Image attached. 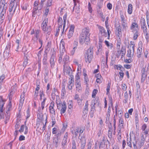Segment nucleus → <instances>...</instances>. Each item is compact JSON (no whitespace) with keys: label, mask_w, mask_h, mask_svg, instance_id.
<instances>
[{"label":"nucleus","mask_w":149,"mask_h":149,"mask_svg":"<svg viewBox=\"0 0 149 149\" xmlns=\"http://www.w3.org/2000/svg\"><path fill=\"white\" fill-rule=\"evenodd\" d=\"M85 36L82 35L81 33L79 38V42L81 44H83L85 42H88L90 40H86L87 38H86Z\"/></svg>","instance_id":"nucleus-10"},{"label":"nucleus","mask_w":149,"mask_h":149,"mask_svg":"<svg viewBox=\"0 0 149 149\" xmlns=\"http://www.w3.org/2000/svg\"><path fill=\"white\" fill-rule=\"evenodd\" d=\"M72 149H76V143L74 141H72Z\"/></svg>","instance_id":"nucleus-57"},{"label":"nucleus","mask_w":149,"mask_h":149,"mask_svg":"<svg viewBox=\"0 0 149 149\" xmlns=\"http://www.w3.org/2000/svg\"><path fill=\"white\" fill-rule=\"evenodd\" d=\"M124 100L123 102L124 103H126L127 102L128 99V95L127 91L125 92L124 93Z\"/></svg>","instance_id":"nucleus-21"},{"label":"nucleus","mask_w":149,"mask_h":149,"mask_svg":"<svg viewBox=\"0 0 149 149\" xmlns=\"http://www.w3.org/2000/svg\"><path fill=\"white\" fill-rule=\"evenodd\" d=\"M79 128H77L75 130V133H74V135H75V138L77 137V136H78V134L79 133Z\"/></svg>","instance_id":"nucleus-53"},{"label":"nucleus","mask_w":149,"mask_h":149,"mask_svg":"<svg viewBox=\"0 0 149 149\" xmlns=\"http://www.w3.org/2000/svg\"><path fill=\"white\" fill-rule=\"evenodd\" d=\"M99 29L100 32L102 34H103V32H104V31H105V30L102 27L100 26L99 27Z\"/></svg>","instance_id":"nucleus-51"},{"label":"nucleus","mask_w":149,"mask_h":149,"mask_svg":"<svg viewBox=\"0 0 149 149\" xmlns=\"http://www.w3.org/2000/svg\"><path fill=\"white\" fill-rule=\"evenodd\" d=\"M105 45L108 47L109 49H111L113 47V45L111 43H109V42L107 40L105 41Z\"/></svg>","instance_id":"nucleus-32"},{"label":"nucleus","mask_w":149,"mask_h":149,"mask_svg":"<svg viewBox=\"0 0 149 149\" xmlns=\"http://www.w3.org/2000/svg\"><path fill=\"white\" fill-rule=\"evenodd\" d=\"M91 111H95V107L96 106H94V105H91Z\"/></svg>","instance_id":"nucleus-59"},{"label":"nucleus","mask_w":149,"mask_h":149,"mask_svg":"<svg viewBox=\"0 0 149 149\" xmlns=\"http://www.w3.org/2000/svg\"><path fill=\"white\" fill-rule=\"evenodd\" d=\"M119 74L120 75V80H121L122 79L124 75V73L123 72H120Z\"/></svg>","instance_id":"nucleus-52"},{"label":"nucleus","mask_w":149,"mask_h":149,"mask_svg":"<svg viewBox=\"0 0 149 149\" xmlns=\"http://www.w3.org/2000/svg\"><path fill=\"white\" fill-rule=\"evenodd\" d=\"M12 15L11 14L8 15V20L10 22L12 19Z\"/></svg>","instance_id":"nucleus-58"},{"label":"nucleus","mask_w":149,"mask_h":149,"mask_svg":"<svg viewBox=\"0 0 149 149\" xmlns=\"http://www.w3.org/2000/svg\"><path fill=\"white\" fill-rule=\"evenodd\" d=\"M24 61L23 64V66H26L27 64L28 63V58L27 56V55H24Z\"/></svg>","instance_id":"nucleus-34"},{"label":"nucleus","mask_w":149,"mask_h":149,"mask_svg":"<svg viewBox=\"0 0 149 149\" xmlns=\"http://www.w3.org/2000/svg\"><path fill=\"white\" fill-rule=\"evenodd\" d=\"M98 92V91L97 89H94L93 92V93L92 94V97L93 98H94L96 95L97 93Z\"/></svg>","instance_id":"nucleus-42"},{"label":"nucleus","mask_w":149,"mask_h":149,"mask_svg":"<svg viewBox=\"0 0 149 149\" xmlns=\"http://www.w3.org/2000/svg\"><path fill=\"white\" fill-rule=\"evenodd\" d=\"M92 144L90 142H89L88 143V144L87 146V149H91V148Z\"/></svg>","instance_id":"nucleus-64"},{"label":"nucleus","mask_w":149,"mask_h":149,"mask_svg":"<svg viewBox=\"0 0 149 149\" xmlns=\"http://www.w3.org/2000/svg\"><path fill=\"white\" fill-rule=\"evenodd\" d=\"M99 74H98V77H97V78L96 79V81L97 83H100L101 82V79H102L101 76L100 75L99 76Z\"/></svg>","instance_id":"nucleus-44"},{"label":"nucleus","mask_w":149,"mask_h":149,"mask_svg":"<svg viewBox=\"0 0 149 149\" xmlns=\"http://www.w3.org/2000/svg\"><path fill=\"white\" fill-rule=\"evenodd\" d=\"M122 88L123 91H126L127 89V86L125 84H123L122 85Z\"/></svg>","instance_id":"nucleus-61"},{"label":"nucleus","mask_w":149,"mask_h":149,"mask_svg":"<svg viewBox=\"0 0 149 149\" xmlns=\"http://www.w3.org/2000/svg\"><path fill=\"white\" fill-rule=\"evenodd\" d=\"M54 102H52L50 103V105L49 107V111L50 113L54 115H55V110L54 109Z\"/></svg>","instance_id":"nucleus-13"},{"label":"nucleus","mask_w":149,"mask_h":149,"mask_svg":"<svg viewBox=\"0 0 149 149\" xmlns=\"http://www.w3.org/2000/svg\"><path fill=\"white\" fill-rule=\"evenodd\" d=\"M10 118V114L9 113H8L6 115V120L5 121V123L6 124L7 121Z\"/></svg>","instance_id":"nucleus-40"},{"label":"nucleus","mask_w":149,"mask_h":149,"mask_svg":"<svg viewBox=\"0 0 149 149\" xmlns=\"http://www.w3.org/2000/svg\"><path fill=\"white\" fill-rule=\"evenodd\" d=\"M40 30H36L35 32V36L37 40L38 39L39 37V34L40 33Z\"/></svg>","instance_id":"nucleus-36"},{"label":"nucleus","mask_w":149,"mask_h":149,"mask_svg":"<svg viewBox=\"0 0 149 149\" xmlns=\"http://www.w3.org/2000/svg\"><path fill=\"white\" fill-rule=\"evenodd\" d=\"M88 8L89 11L90 13H91L92 12V9L91 6V5L90 2L88 3Z\"/></svg>","instance_id":"nucleus-48"},{"label":"nucleus","mask_w":149,"mask_h":149,"mask_svg":"<svg viewBox=\"0 0 149 149\" xmlns=\"http://www.w3.org/2000/svg\"><path fill=\"white\" fill-rule=\"evenodd\" d=\"M141 82H143L147 77V74L146 71V69L145 68H143L141 71Z\"/></svg>","instance_id":"nucleus-6"},{"label":"nucleus","mask_w":149,"mask_h":149,"mask_svg":"<svg viewBox=\"0 0 149 149\" xmlns=\"http://www.w3.org/2000/svg\"><path fill=\"white\" fill-rule=\"evenodd\" d=\"M63 72L65 73L66 72L70 76V78L74 77L73 75L72 74V71L71 68L68 66L63 65Z\"/></svg>","instance_id":"nucleus-2"},{"label":"nucleus","mask_w":149,"mask_h":149,"mask_svg":"<svg viewBox=\"0 0 149 149\" xmlns=\"http://www.w3.org/2000/svg\"><path fill=\"white\" fill-rule=\"evenodd\" d=\"M146 140V137L144 138V137L143 135H142L141 136V141L140 143V144H139V146L141 147L142 146Z\"/></svg>","instance_id":"nucleus-20"},{"label":"nucleus","mask_w":149,"mask_h":149,"mask_svg":"<svg viewBox=\"0 0 149 149\" xmlns=\"http://www.w3.org/2000/svg\"><path fill=\"white\" fill-rule=\"evenodd\" d=\"M14 2L12 1V3H10V5L9 9V11L10 12H11L13 10H14L13 11L15 12L16 8L17 6V4L16 5V6H14Z\"/></svg>","instance_id":"nucleus-19"},{"label":"nucleus","mask_w":149,"mask_h":149,"mask_svg":"<svg viewBox=\"0 0 149 149\" xmlns=\"http://www.w3.org/2000/svg\"><path fill=\"white\" fill-rule=\"evenodd\" d=\"M121 134L120 132V130H119V132H118V139L119 141H120L121 139Z\"/></svg>","instance_id":"nucleus-47"},{"label":"nucleus","mask_w":149,"mask_h":149,"mask_svg":"<svg viewBox=\"0 0 149 149\" xmlns=\"http://www.w3.org/2000/svg\"><path fill=\"white\" fill-rule=\"evenodd\" d=\"M144 34L145 35V38L147 40H148L149 37L148 35H149V31H146L145 30V31L143 32Z\"/></svg>","instance_id":"nucleus-37"},{"label":"nucleus","mask_w":149,"mask_h":149,"mask_svg":"<svg viewBox=\"0 0 149 149\" xmlns=\"http://www.w3.org/2000/svg\"><path fill=\"white\" fill-rule=\"evenodd\" d=\"M91 105H94V106H99V103L97 100L96 99H93L91 102Z\"/></svg>","instance_id":"nucleus-23"},{"label":"nucleus","mask_w":149,"mask_h":149,"mask_svg":"<svg viewBox=\"0 0 149 149\" xmlns=\"http://www.w3.org/2000/svg\"><path fill=\"white\" fill-rule=\"evenodd\" d=\"M18 122H17V123H16L15 125V132L14 133V136H15V138L14 140L16 139V137L17 135L18 134V131L17 130V129L18 128V126L19 125V124H18Z\"/></svg>","instance_id":"nucleus-29"},{"label":"nucleus","mask_w":149,"mask_h":149,"mask_svg":"<svg viewBox=\"0 0 149 149\" xmlns=\"http://www.w3.org/2000/svg\"><path fill=\"white\" fill-rule=\"evenodd\" d=\"M132 11V6L131 4H130L128 6V12L129 14H131Z\"/></svg>","instance_id":"nucleus-33"},{"label":"nucleus","mask_w":149,"mask_h":149,"mask_svg":"<svg viewBox=\"0 0 149 149\" xmlns=\"http://www.w3.org/2000/svg\"><path fill=\"white\" fill-rule=\"evenodd\" d=\"M51 31V26H49L47 27L46 29V31H45V32L47 33V34L48 35H49L50 34V32Z\"/></svg>","instance_id":"nucleus-45"},{"label":"nucleus","mask_w":149,"mask_h":149,"mask_svg":"<svg viewBox=\"0 0 149 149\" xmlns=\"http://www.w3.org/2000/svg\"><path fill=\"white\" fill-rule=\"evenodd\" d=\"M48 22V19L47 18L45 19L43 22H42V25L47 26Z\"/></svg>","instance_id":"nucleus-46"},{"label":"nucleus","mask_w":149,"mask_h":149,"mask_svg":"<svg viewBox=\"0 0 149 149\" xmlns=\"http://www.w3.org/2000/svg\"><path fill=\"white\" fill-rule=\"evenodd\" d=\"M11 47L10 44L8 43L7 44V46L5 48V49L3 53V56H7L9 54V51Z\"/></svg>","instance_id":"nucleus-7"},{"label":"nucleus","mask_w":149,"mask_h":149,"mask_svg":"<svg viewBox=\"0 0 149 149\" xmlns=\"http://www.w3.org/2000/svg\"><path fill=\"white\" fill-rule=\"evenodd\" d=\"M107 8L109 10H111L112 8V5L110 3H109L107 4Z\"/></svg>","instance_id":"nucleus-63"},{"label":"nucleus","mask_w":149,"mask_h":149,"mask_svg":"<svg viewBox=\"0 0 149 149\" xmlns=\"http://www.w3.org/2000/svg\"><path fill=\"white\" fill-rule=\"evenodd\" d=\"M73 32L71 31H69L68 33V37L69 39H70L73 36Z\"/></svg>","instance_id":"nucleus-41"},{"label":"nucleus","mask_w":149,"mask_h":149,"mask_svg":"<svg viewBox=\"0 0 149 149\" xmlns=\"http://www.w3.org/2000/svg\"><path fill=\"white\" fill-rule=\"evenodd\" d=\"M52 0H48L47 3V6H50L52 5Z\"/></svg>","instance_id":"nucleus-55"},{"label":"nucleus","mask_w":149,"mask_h":149,"mask_svg":"<svg viewBox=\"0 0 149 149\" xmlns=\"http://www.w3.org/2000/svg\"><path fill=\"white\" fill-rule=\"evenodd\" d=\"M138 30H137L136 29V30H133L132 31V32L134 33V36L133 37L134 40H136L138 36Z\"/></svg>","instance_id":"nucleus-24"},{"label":"nucleus","mask_w":149,"mask_h":149,"mask_svg":"<svg viewBox=\"0 0 149 149\" xmlns=\"http://www.w3.org/2000/svg\"><path fill=\"white\" fill-rule=\"evenodd\" d=\"M136 27V29L138 30L139 29L138 28V24L136 22L132 23L131 24V26L130 27V29L131 30L133 29L134 28Z\"/></svg>","instance_id":"nucleus-27"},{"label":"nucleus","mask_w":149,"mask_h":149,"mask_svg":"<svg viewBox=\"0 0 149 149\" xmlns=\"http://www.w3.org/2000/svg\"><path fill=\"white\" fill-rule=\"evenodd\" d=\"M47 53L44 54V57L43 60V63L44 65H46L47 63Z\"/></svg>","instance_id":"nucleus-28"},{"label":"nucleus","mask_w":149,"mask_h":149,"mask_svg":"<svg viewBox=\"0 0 149 149\" xmlns=\"http://www.w3.org/2000/svg\"><path fill=\"white\" fill-rule=\"evenodd\" d=\"M93 54V48L90 47L88 50L87 56H85L86 62H88L89 63H91L92 60Z\"/></svg>","instance_id":"nucleus-1"},{"label":"nucleus","mask_w":149,"mask_h":149,"mask_svg":"<svg viewBox=\"0 0 149 149\" xmlns=\"http://www.w3.org/2000/svg\"><path fill=\"white\" fill-rule=\"evenodd\" d=\"M65 43L63 42V40L62 39L60 45V51H62V52H65V51L64 47Z\"/></svg>","instance_id":"nucleus-18"},{"label":"nucleus","mask_w":149,"mask_h":149,"mask_svg":"<svg viewBox=\"0 0 149 149\" xmlns=\"http://www.w3.org/2000/svg\"><path fill=\"white\" fill-rule=\"evenodd\" d=\"M24 93L25 92L23 91L22 95L20 96V104H19V108H20V107H22V106L23 105V104L24 103Z\"/></svg>","instance_id":"nucleus-17"},{"label":"nucleus","mask_w":149,"mask_h":149,"mask_svg":"<svg viewBox=\"0 0 149 149\" xmlns=\"http://www.w3.org/2000/svg\"><path fill=\"white\" fill-rule=\"evenodd\" d=\"M132 50L130 49H129L127 51V56L128 57H132L134 55V52L132 51Z\"/></svg>","instance_id":"nucleus-26"},{"label":"nucleus","mask_w":149,"mask_h":149,"mask_svg":"<svg viewBox=\"0 0 149 149\" xmlns=\"http://www.w3.org/2000/svg\"><path fill=\"white\" fill-rule=\"evenodd\" d=\"M88 101H86V102L85 103V104L84 107V109L83 110V113H86L87 112V111L88 110Z\"/></svg>","instance_id":"nucleus-30"},{"label":"nucleus","mask_w":149,"mask_h":149,"mask_svg":"<svg viewBox=\"0 0 149 149\" xmlns=\"http://www.w3.org/2000/svg\"><path fill=\"white\" fill-rule=\"evenodd\" d=\"M139 45H140L141 47H139L137 50V54L138 58H140L141 56V52L142 51V42L140 41L139 42Z\"/></svg>","instance_id":"nucleus-9"},{"label":"nucleus","mask_w":149,"mask_h":149,"mask_svg":"<svg viewBox=\"0 0 149 149\" xmlns=\"http://www.w3.org/2000/svg\"><path fill=\"white\" fill-rule=\"evenodd\" d=\"M59 102L58 101L57 102H56V103L57 104V108L58 109H59L61 108V104H62V103H61L60 101H59V102Z\"/></svg>","instance_id":"nucleus-60"},{"label":"nucleus","mask_w":149,"mask_h":149,"mask_svg":"<svg viewBox=\"0 0 149 149\" xmlns=\"http://www.w3.org/2000/svg\"><path fill=\"white\" fill-rule=\"evenodd\" d=\"M58 138H55L53 139V142L56 147H57V144L58 143Z\"/></svg>","instance_id":"nucleus-39"},{"label":"nucleus","mask_w":149,"mask_h":149,"mask_svg":"<svg viewBox=\"0 0 149 149\" xmlns=\"http://www.w3.org/2000/svg\"><path fill=\"white\" fill-rule=\"evenodd\" d=\"M61 109L60 110V113L62 114L65 112L67 109V106L65 101H63L62 104H61Z\"/></svg>","instance_id":"nucleus-11"},{"label":"nucleus","mask_w":149,"mask_h":149,"mask_svg":"<svg viewBox=\"0 0 149 149\" xmlns=\"http://www.w3.org/2000/svg\"><path fill=\"white\" fill-rule=\"evenodd\" d=\"M74 26L73 25H71L70 26V29L69 30V31H72L73 32H74Z\"/></svg>","instance_id":"nucleus-56"},{"label":"nucleus","mask_w":149,"mask_h":149,"mask_svg":"<svg viewBox=\"0 0 149 149\" xmlns=\"http://www.w3.org/2000/svg\"><path fill=\"white\" fill-rule=\"evenodd\" d=\"M5 3H7L5 2V0H1L0 2V9H1V8L2 7V5H4Z\"/></svg>","instance_id":"nucleus-43"},{"label":"nucleus","mask_w":149,"mask_h":149,"mask_svg":"<svg viewBox=\"0 0 149 149\" xmlns=\"http://www.w3.org/2000/svg\"><path fill=\"white\" fill-rule=\"evenodd\" d=\"M24 129L25 131L24 134H27L28 130V127L26 126V125H22L21 126L20 129L19 130V132H20V133L23 132Z\"/></svg>","instance_id":"nucleus-12"},{"label":"nucleus","mask_w":149,"mask_h":149,"mask_svg":"<svg viewBox=\"0 0 149 149\" xmlns=\"http://www.w3.org/2000/svg\"><path fill=\"white\" fill-rule=\"evenodd\" d=\"M69 57L68 56L65 55L63 58V63H64V65H66V64L67 63L68 61L69 60Z\"/></svg>","instance_id":"nucleus-25"},{"label":"nucleus","mask_w":149,"mask_h":149,"mask_svg":"<svg viewBox=\"0 0 149 149\" xmlns=\"http://www.w3.org/2000/svg\"><path fill=\"white\" fill-rule=\"evenodd\" d=\"M122 25L123 27V29L125 30H126L128 28V26L126 21L122 22Z\"/></svg>","instance_id":"nucleus-35"},{"label":"nucleus","mask_w":149,"mask_h":149,"mask_svg":"<svg viewBox=\"0 0 149 149\" xmlns=\"http://www.w3.org/2000/svg\"><path fill=\"white\" fill-rule=\"evenodd\" d=\"M76 86V90L79 92H81V85H79V86L77 85Z\"/></svg>","instance_id":"nucleus-50"},{"label":"nucleus","mask_w":149,"mask_h":149,"mask_svg":"<svg viewBox=\"0 0 149 149\" xmlns=\"http://www.w3.org/2000/svg\"><path fill=\"white\" fill-rule=\"evenodd\" d=\"M81 149H84L85 146L86 140L84 139H83L81 140Z\"/></svg>","instance_id":"nucleus-31"},{"label":"nucleus","mask_w":149,"mask_h":149,"mask_svg":"<svg viewBox=\"0 0 149 149\" xmlns=\"http://www.w3.org/2000/svg\"><path fill=\"white\" fill-rule=\"evenodd\" d=\"M74 77L69 78L68 87L69 89L71 90L74 86Z\"/></svg>","instance_id":"nucleus-8"},{"label":"nucleus","mask_w":149,"mask_h":149,"mask_svg":"<svg viewBox=\"0 0 149 149\" xmlns=\"http://www.w3.org/2000/svg\"><path fill=\"white\" fill-rule=\"evenodd\" d=\"M46 122L45 125L44 124V123H42L39 125L38 127V128H40V130L39 131V132L40 133H42L43 132V131L45 130L46 128V125L47 122V118H46Z\"/></svg>","instance_id":"nucleus-14"},{"label":"nucleus","mask_w":149,"mask_h":149,"mask_svg":"<svg viewBox=\"0 0 149 149\" xmlns=\"http://www.w3.org/2000/svg\"><path fill=\"white\" fill-rule=\"evenodd\" d=\"M141 27L143 29V32L147 31L146 25V24L145 20L144 18H141L140 20Z\"/></svg>","instance_id":"nucleus-5"},{"label":"nucleus","mask_w":149,"mask_h":149,"mask_svg":"<svg viewBox=\"0 0 149 149\" xmlns=\"http://www.w3.org/2000/svg\"><path fill=\"white\" fill-rule=\"evenodd\" d=\"M126 49L125 47H122L120 50V53L122 54V56H124L125 54Z\"/></svg>","instance_id":"nucleus-38"},{"label":"nucleus","mask_w":149,"mask_h":149,"mask_svg":"<svg viewBox=\"0 0 149 149\" xmlns=\"http://www.w3.org/2000/svg\"><path fill=\"white\" fill-rule=\"evenodd\" d=\"M106 26L107 28V31L108 33V38L109 39L110 37V33L109 32H111V31L108 28H107V26H108L107 25V24H108V22H105Z\"/></svg>","instance_id":"nucleus-49"},{"label":"nucleus","mask_w":149,"mask_h":149,"mask_svg":"<svg viewBox=\"0 0 149 149\" xmlns=\"http://www.w3.org/2000/svg\"><path fill=\"white\" fill-rule=\"evenodd\" d=\"M81 33L82 35L86 36V38H87V39H86L87 40H90L89 37L90 33V29L89 28L86 27L83 29Z\"/></svg>","instance_id":"nucleus-3"},{"label":"nucleus","mask_w":149,"mask_h":149,"mask_svg":"<svg viewBox=\"0 0 149 149\" xmlns=\"http://www.w3.org/2000/svg\"><path fill=\"white\" fill-rule=\"evenodd\" d=\"M54 53V52L52 53L50 60L51 67L52 68H53L55 65V61H56V59H55V55Z\"/></svg>","instance_id":"nucleus-4"},{"label":"nucleus","mask_w":149,"mask_h":149,"mask_svg":"<svg viewBox=\"0 0 149 149\" xmlns=\"http://www.w3.org/2000/svg\"><path fill=\"white\" fill-rule=\"evenodd\" d=\"M11 104V101H10L7 107V108L8 109V110L7 111H6V113H7V114L8 113H9V110H10V107H11L10 105V104Z\"/></svg>","instance_id":"nucleus-54"},{"label":"nucleus","mask_w":149,"mask_h":149,"mask_svg":"<svg viewBox=\"0 0 149 149\" xmlns=\"http://www.w3.org/2000/svg\"><path fill=\"white\" fill-rule=\"evenodd\" d=\"M6 100H4L2 96H0V111H4L3 107Z\"/></svg>","instance_id":"nucleus-15"},{"label":"nucleus","mask_w":149,"mask_h":149,"mask_svg":"<svg viewBox=\"0 0 149 149\" xmlns=\"http://www.w3.org/2000/svg\"><path fill=\"white\" fill-rule=\"evenodd\" d=\"M28 6V5L27 4H25L23 5V6H22V7L23 10H26Z\"/></svg>","instance_id":"nucleus-62"},{"label":"nucleus","mask_w":149,"mask_h":149,"mask_svg":"<svg viewBox=\"0 0 149 149\" xmlns=\"http://www.w3.org/2000/svg\"><path fill=\"white\" fill-rule=\"evenodd\" d=\"M16 89L14 88V86H13L11 87V91L10 92L9 95V100H10V98H12V95L15 92Z\"/></svg>","instance_id":"nucleus-22"},{"label":"nucleus","mask_w":149,"mask_h":149,"mask_svg":"<svg viewBox=\"0 0 149 149\" xmlns=\"http://www.w3.org/2000/svg\"><path fill=\"white\" fill-rule=\"evenodd\" d=\"M68 136V133L67 132L65 133L62 142V145L63 146V149L64 148L65 146L67 143Z\"/></svg>","instance_id":"nucleus-16"}]
</instances>
